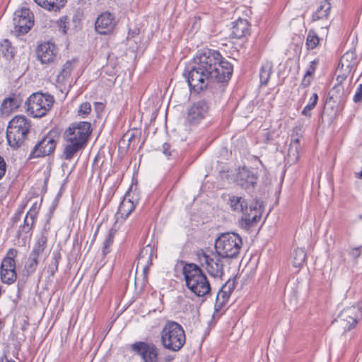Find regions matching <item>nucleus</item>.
<instances>
[{"instance_id":"nucleus-1","label":"nucleus","mask_w":362,"mask_h":362,"mask_svg":"<svg viewBox=\"0 0 362 362\" xmlns=\"http://www.w3.org/2000/svg\"><path fill=\"white\" fill-rule=\"evenodd\" d=\"M233 66L216 50L204 49L193 58V62L184 76L191 90L195 93L215 83L227 82L232 76Z\"/></svg>"},{"instance_id":"nucleus-2","label":"nucleus","mask_w":362,"mask_h":362,"mask_svg":"<svg viewBox=\"0 0 362 362\" xmlns=\"http://www.w3.org/2000/svg\"><path fill=\"white\" fill-rule=\"evenodd\" d=\"M90 134V122L81 121L71 123L64 133L66 142L63 151L64 159L71 160L78 152L83 150Z\"/></svg>"},{"instance_id":"nucleus-3","label":"nucleus","mask_w":362,"mask_h":362,"mask_svg":"<svg viewBox=\"0 0 362 362\" xmlns=\"http://www.w3.org/2000/svg\"><path fill=\"white\" fill-rule=\"evenodd\" d=\"M182 273L186 286L194 295L204 297L210 293V283L199 266L194 263H187L184 266Z\"/></svg>"},{"instance_id":"nucleus-4","label":"nucleus","mask_w":362,"mask_h":362,"mask_svg":"<svg viewBox=\"0 0 362 362\" xmlns=\"http://www.w3.org/2000/svg\"><path fill=\"white\" fill-rule=\"evenodd\" d=\"M160 344L171 351H179L186 342L183 327L177 322L168 320L160 332Z\"/></svg>"},{"instance_id":"nucleus-5","label":"nucleus","mask_w":362,"mask_h":362,"mask_svg":"<svg viewBox=\"0 0 362 362\" xmlns=\"http://www.w3.org/2000/svg\"><path fill=\"white\" fill-rule=\"evenodd\" d=\"M243 246L241 237L235 233H223L216 238L214 247L216 252L222 258H236Z\"/></svg>"},{"instance_id":"nucleus-6","label":"nucleus","mask_w":362,"mask_h":362,"mask_svg":"<svg viewBox=\"0 0 362 362\" xmlns=\"http://www.w3.org/2000/svg\"><path fill=\"white\" fill-rule=\"evenodd\" d=\"M31 127L30 120L23 115L15 116L9 122L6 129V139L13 148L20 147L24 142Z\"/></svg>"},{"instance_id":"nucleus-7","label":"nucleus","mask_w":362,"mask_h":362,"mask_svg":"<svg viewBox=\"0 0 362 362\" xmlns=\"http://www.w3.org/2000/svg\"><path fill=\"white\" fill-rule=\"evenodd\" d=\"M54 98L49 94L33 93L26 100L27 111L33 117H42L47 115L54 103Z\"/></svg>"},{"instance_id":"nucleus-8","label":"nucleus","mask_w":362,"mask_h":362,"mask_svg":"<svg viewBox=\"0 0 362 362\" xmlns=\"http://www.w3.org/2000/svg\"><path fill=\"white\" fill-rule=\"evenodd\" d=\"M18 255V250L14 248L9 249L1 265L0 276L4 284H11L16 280L15 258Z\"/></svg>"},{"instance_id":"nucleus-9","label":"nucleus","mask_w":362,"mask_h":362,"mask_svg":"<svg viewBox=\"0 0 362 362\" xmlns=\"http://www.w3.org/2000/svg\"><path fill=\"white\" fill-rule=\"evenodd\" d=\"M210 109V105L206 100H197L188 107L186 119L192 124H197L209 115Z\"/></svg>"},{"instance_id":"nucleus-10","label":"nucleus","mask_w":362,"mask_h":362,"mask_svg":"<svg viewBox=\"0 0 362 362\" xmlns=\"http://www.w3.org/2000/svg\"><path fill=\"white\" fill-rule=\"evenodd\" d=\"M131 350L144 362H159V349L153 343L136 341L131 345Z\"/></svg>"},{"instance_id":"nucleus-11","label":"nucleus","mask_w":362,"mask_h":362,"mask_svg":"<svg viewBox=\"0 0 362 362\" xmlns=\"http://www.w3.org/2000/svg\"><path fill=\"white\" fill-rule=\"evenodd\" d=\"M362 317V307L359 305H353L344 308L339 315L336 321L344 329L350 330L358 322Z\"/></svg>"},{"instance_id":"nucleus-12","label":"nucleus","mask_w":362,"mask_h":362,"mask_svg":"<svg viewBox=\"0 0 362 362\" xmlns=\"http://www.w3.org/2000/svg\"><path fill=\"white\" fill-rule=\"evenodd\" d=\"M34 16L28 8H22L14 13L13 25L18 34L24 35L29 32L34 25Z\"/></svg>"},{"instance_id":"nucleus-13","label":"nucleus","mask_w":362,"mask_h":362,"mask_svg":"<svg viewBox=\"0 0 362 362\" xmlns=\"http://www.w3.org/2000/svg\"><path fill=\"white\" fill-rule=\"evenodd\" d=\"M331 4L327 0H319L317 8L312 15V23L322 22V34L327 35L328 28L330 25L329 16L331 11Z\"/></svg>"},{"instance_id":"nucleus-14","label":"nucleus","mask_w":362,"mask_h":362,"mask_svg":"<svg viewBox=\"0 0 362 362\" xmlns=\"http://www.w3.org/2000/svg\"><path fill=\"white\" fill-rule=\"evenodd\" d=\"M221 257L216 252L211 255L202 253L199 256L202 265H206L208 273L214 278H221L223 274V264Z\"/></svg>"},{"instance_id":"nucleus-15","label":"nucleus","mask_w":362,"mask_h":362,"mask_svg":"<svg viewBox=\"0 0 362 362\" xmlns=\"http://www.w3.org/2000/svg\"><path fill=\"white\" fill-rule=\"evenodd\" d=\"M258 180V175L254 169L246 167L238 168L235 182L238 186L245 190H252L255 188Z\"/></svg>"},{"instance_id":"nucleus-16","label":"nucleus","mask_w":362,"mask_h":362,"mask_svg":"<svg viewBox=\"0 0 362 362\" xmlns=\"http://www.w3.org/2000/svg\"><path fill=\"white\" fill-rule=\"evenodd\" d=\"M57 145V141L52 135L48 134L45 136L40 141L35 144L28 159L35 158L44 157L52 153Z\"/></svg>"},{"instance_id":"nucleus-17","label":"nucleus","mask_w":362,"mask_h":362,"mask_svg":"<svg viewBox=\"0 0 362 362\" xmlns=\"http://www.w3.org/2000/svg\"><path fill=\"white\" fill-rule=\"evenodd\" d=\"M57 47L50 42L40 44L36 49L37 58L42 64L54 63L57 58Z\"/></svg>"},{"instance_id":"nucleus-18","label":"nucleus","mask_w":362,"mask_h":362,"mask_svg":"<svg viewBox=\"0 0 362 362\" xmlns=\"http://www.w3.org/2000/svg\"><path fill=\"white\" fill-rule=\"evenodd\" d=\"M117 22L115 16L105 11L99 15L95 21V31L100 35H107L113 31Z\"/></svg>"},{"instance_id":"nucleus-19","label":"nucleus","mask_w":362,"mask_h":362,"mask_svg":"<svg viewBox=\"0 0 362 362\" xmlns=\"http://www.w3.org/2000/svg\"><path fill=\"white\" fill-rule=\"evenodd\" d=\"M235 286V282L234 279H229L228 281L221 287L216 296V303L214 305V309L216 313H218L222 308L228 302L230 293L234 290Z\"/></svg>"},{"instance_id":"nucleus-20","label":"nucleus","mask_w":362,"mask_h":362,"mask_svg":"<svg viewBox=\"0 0 362 362\" xmlns=\"http://www.w3.org/2000/svg\"><path fill=\"white\" fill-rule=\"evenodd\" d=\"M23 102V99L18 94H11L6 98L0 107L1 115L8 116L10 113L17 110Z\"/></svg>"},{"instance_id":"nucleus-21","label":"nucleus","mask_w":362,"mask_h":362,"mask_svg":"<svg viewBox=\"0 0 362 362\" xmlns=\"http://www.w3.org/2000/svg\"><path fill=\"white\" fill-rule=\"evenodd\" d=\"M153 248L150 245L144 247L139 255L137 268L142 267L144 279H146L150 266L152 264Z\"/></svg>"},{"instance_id":"nucleus-22","label":"nucleus","mask_w":362,"mask_h":362,"mask_svg":"<svg viewBox=\"0 0 362 362\" xmlns=\"http://www.w3.org/2000/svg\"><path fill=\"white\" fill-rule=\"evenodd\" d=\"M250 34V24L245 19L239 18L233 23L231 28V36L240 39Z\"/></svg>"},{"instance_id":"nucleus-23","label":"nucleus","mask_w":362,"mask_h":362,"mask_svg":"<svg viewBox=\"0 0 362 362\" xmlns=\"http://www.w3.org/2000/svg\"><path fill=\"white\" fill-rule=\"evenodd\" d=\"M40 205L37 202L34 203L30 210L28 211L23 221V224L21 226V230L25 233H29L34 226L35 218L39 212Z\"/></svg>"},{"instance_id":"nucleus-24","label":"nucleus","mask_w":362,"mask_h":362,"mask_svg":"<svg viewBox=\"0 0 362 362\" xmlns=\"http://www.w3.org/2000/svg\"><path fill=\"white\" fill-rule=\"evenodd\" d=\"M47 232L42 231L40 236L37 238L29 256L39 259L40 255L45 252L47 247Z\"/></svg>"},{"instance_id":"nucleus-25","label":"nucleus","mask_w":362,"mask_h":362,"mask_svg":"<svg viewBox=\"0 0 362 362\" xmlns=\"http://www.w3.org/2000/svg\"><path fill=\"white\" fill-rule=\"evenodd\" d=\"M260 218L261 214L257 211L256 208H252L250 206L248 211L243 215L240 223L243 227L249 228L254 226Z\"/></svg>"},{"instance_id":"nucleus-26","label":"nucleus","mask_w":362,"mask_h":362,"mask_svg":"<svg viewBox=\"0 0 362 362\" xmlns=\"http://www.w3.org/2000/svg\"><path fill=\"white\" fill-rule=\"evenodd\" d=\"M328 99L339 105L343 106L346 100L343 86L341 84H336L329 90Z\"/></svg>"},{"instance_id":"nucleus-27","label":"nucleus","mask_w":362,"mask_h":362,"mask_svg":"<svg viewBox=\"0 0 362 362\" xmlns=\"http://www.w3.org/2000/svg\"><path fill=\"white\" fill-rule=\"evenodd\" d=\"M34 1L42 8L54 12L59 11L66 3V0H34Z\"/></svg>"},{"instance_id":"nucleus-28","label":"nucleus","mask_w":362,"mask_h":362,"mask_svg":"<svg viewBox=\"0 0 362 362\" xmlns=\"http://www.w3.org/2000/svg\"><path fill=\"white\" fill-rule=\"evenodd\" d=\"M228 204L233 211L242 213L243 215L248 211L247 203L245 199L241 197H230Z\"/></svg>"},{"instance_id":"nucleus-29","label":"nucleus","mask_w":362,"mask_h":362,"mask_svg":"<svg viewBox=\"0 0 362 362\" xmlns=\"http://www.w3.org/2000/svg\"><path fill=\"white\" fill-rule=\"evenodd\" d=\"M356 64V54L354 51H348L343 54L339 63V69L344 68L351 70Z\"/></svg>"},{"instance_id":"nucleus-30","label":"nucleus","mask_w":362,"mask_h":362,"mask_svg":"<svg viewBox=\"0 0 362 362\" xmlns=\"http://www.w3.org/2000/svg\"><path fill=\"white\" fill-rule=\"evenodd\" d=\"M134 209V202L130 199L125 197L119 204L118 213L123 218H127Z\"/></svg>"},{"instance_id":"nucleus-31","label":"nucleus","mask_w":362,"mask_h":362,"mask_svg":"<svg viewBox=\"0 0 362 362\" xmlns=\"http://www.w3.org/2000/svg\"><path fill=\"white\" fill-rule=\"evenodd\" d=\"M273 64L270 62H264L260 69L259 79L262 85L266 86L272 74Z\"/></svg>"},{"instance_id":"nucleus-32","label":"nucleus","mask_w":362,"mask_h":362,"mask_svg":"<svg viewBox=\"0 0 362 362\" xmlns=\"http://www.w3.org/2000/svg\"><path fill=\"white\" fill-rule=\"evenodd\" d=\"M74 69V62L72 61H67L63 66L60 73L57 76V82L62 83L68 78Z\"/></svg>"},{"instance_id":"nucleus-33","label":"nucleus","mask_w":362,"mask_h":362,"mask_svg":"<svg viewBox=\"0 0 362 362\" xmlns=\"http://www.w3.org/2000/svg\"><path fill=\"white\" fill-rule=\"evenodd\" d=\"M306 259V253L302 248H297L293 251V265L295 267H302Z\"/></svg>"},{"instance_id":"nucleus-34","label":"nucleus","mask_w":362,"mask_h":362,"mask_svg":"<svg viewBox=\"0 0 362 362\" xmlns=\"http://www.w3.org/2000/svg\"><path fill=\"white\" fill-rule=\"evenodd\" d=\"M61 259V255L58 251H54L52 252L51 262L48 265L47 272L49 273L50 276L53 277L58 270V266L59 260Z\"/></svg>"},{"instance_id":"nucleus-35","label":"nucleus","mask_w":362,"mask_h":362,"mask_svg":"<svg viewBox=\"0 0 362 362\" xmlns=\"http://www.w3.org/2000/svg\"><path fill=\"white\" fill-rule=\"evenodd\" d=\"M320 43V38L314 30L308 31L306 38V47L308 49H313Z\"/></svg>"},{"instance_id":"nucleus-36","label":"nucleus","mask_w":362,"mask_h":362,"mask_svg":"<svg viewBox=\"0 0 362 362\" xmlns=\"http://www.w3.org/2000/svg\"><path fill=\"white\" fill-rule=\"evenodd\" d=\"M1 52L4 57L7 59L10 60L13 57V47L11 46V42L5 39L1 42Z\"/></svg>"},{"instance_id":"nucleus-37","label":"nucleus","mask_w":362,"mask_h":362,"mask_svg":"<svg viewBox=\"0 0 362 362\" xmlns=\"http://www.w3.org/2000/svg\"><path fill=\"white\" fill-rule=\"evenodd\" d=\"M38 264L39 259L29 256L24 267V272L26 275L29 276L33 274L35 272Z\"/></svg>"},{"instance_id":"nucleus-38","label":"nucleus","mask_w":362,"mask_h":362,"mask_svg":"<svg viewBox=\"0 0 362 362\" xmlns=\"http://www.w3.org/2000/svg\"><path fill=\"white\" fill-rule=\"evenodd\" d=\"M318 100V95L316 93H313L312 97L310 99V102L308 104L304 107V109L302 110L301 114L303 115H305L306 117H310L311 116V110L315 108L317 103Z\"/></svg>"},{"instance_id":"nucleus-39","label":"nucleus","mask_w":362,"mask_h":362,"mask_svg":"<svg viewBox=\"0 0 362 362\" xmlns=\"http://www.w3.org/2000/svg\"><path fill=\"white\" fill-rule=\"evenodd\" d=\"M115 231L113 229H110L108 234L104 241L103 253L104 255L110 252V247L113 243Z\"/></svg>"},{"instance_id":"nucleus-40","label":"nucleus","mask_w":362,"mask_h":362,"mask_svg":"<svg viewBox=\"0 0 362 362\" xmlns=\"http://www.w3.org/2000/svg\"><path fill=\"white\" fill-rule=\"evenodd\" d=\"M300 147L289 145L288 150V158L291 163H296L299 158Z\"/></svg>"},{"instance_id":"nucleus-41","label":"nucleus","mask_w":362,"mask_h":362,"mask_svg":"<svg viewBox=\"0 0 362 362\" xmlns=\"http://www.w3.org/2000/svg\"><path fill=\"white\" fill-rule=\"evenodd\" d=\"M300 131L301 129L300 127H295L293 129L290 145L300 147V140L301 138Z\"/></svg>"},{"instance_id":"nucleus-42","label":"nucleus","mask_w":362,"mask_h":362,"mask_svg":"<svg viewBox=\"0 0 362 362\" xmlns=\"http://www.w3.org/2000/svg\"><path fill=\"white\" fill-rule=\"evenodd\" d=\"M91 110V105L89 103L86 102L83 103L78 110V114L80 116H82L84 117L85 116L88 115Z\"/></svg>"},{"instance_id":"nucleus-43","label":"nucleus","mask_w":362,"mask_h":362,"mask_svg":"<svg viewBox=\"0 0 362 362\" xmlns=\"http://www.w3.org/2000/svg\"><path fill=\"white\" fill-rule=\"evenodd\" d=\"M337 71L341 72L337 77V84L342 85V83L346 79L348 75L351 71V70H349V69H347L345 68H344V69H339V66H338Z\"/></svg>"},{"instance_id":"nucleus-44","label":"nucleus","mask_w":362,"mask_h":362,"mask_svg":"<svg viewBox=\"0 0 362 362\" xmlns=\"http://www.w3.org/2000/svg\"><path fill=\"white\" fill-rule=\"evenodd\" d=\"M353 100L355 103H361L362 101V84H359L358 86L355 95H354Z\"/></svg>"},{"instance_id":"nucleus-45","label":"nucleus","mask_w":362,"mask_h":362,"mask_svg":"<svg viewBox=\"0 0 362 362\" xmlns=\"http://www.w3.org/2000/svg\"><path fill=\"white\" fill-rule=\"evenodd\" d=\"M362 252V245L356 247H353L349 251V255L354 259L358 257Z\"/></svg>"},{"instance_id":"nucleus-46","label":"nucleus","mask_w":362,"mask_h":362,"mask_svg":"<svg viewBox=\"0 0 362 362\" xmlns=\"http://www.w3.org/2000/svg\"><path fill=\"white\" fill-rule=\"evenodd\" d=\"M317 64L318 60L315 59L312 61L310 64L308 70L305 71V74H307L308 76H313L316 70Z\"/></svg>"},{"instance_id":"nucleus-47","label":"nucleus","mask_w":362,"mask_h":362,"mask_svg":"<svg viewBox=\"0 0 362 362\" xmlns=\"http://www.w3.org/2000/svg\"><path fill=\"white\" fill-rule=\"evenodd\" d=\"M6 169V165L4 158L0 156V180L4 176Z\"/></svg>"},{"instance_id":"nucleus-48","label":"nucleus","mask_w":362,"mask_h":362,"mask_svg":"<svg viewBox=\"0 0 362 362\" xmlns=\"http://www.w3.org/2000/svg\"><path fill=\"white\" fill-rule=\"evenodd\" d=\"M311 77L312 76H308L307 74H305L300 86L303 88L308 87L310 84Z\"/></svg>"},{"instance_id":"nucleus-49","label":"nucleus","mask_w":362,"mask_h":362,"mask_svg":"<svg viewBox=\"0 0 362 362\" xmlns=\"http://www.w3.org/2000/svg\"><path fill=\"white\" fill-rule=\"evenodd\" d=\"M169 149H170V144H168V143L163 144V145L162 146V151L165 155L171 156V153L170 151H168Z\"/></svg>"},{"instance_id":"nucleus-50","label":"nucleus","mask_w":362,"mask_h":362,"mask_svg":"<svg viewBox=\"0 0 362 362\" xmlns=\"http://www.w3.org/2000/svg\"><path fill=\"white\" fill-rule=\"evenodd\" d=\"M0 362H16L14 360L11 358H8L6 356H2L0 357Z\"/></svg>"},{"instance_id":"nucleus-51","label":"nucleus","mask_w":362,"mask_h":362,"mask_svg":"<svg viewBox=\"0 0 362 362\" xmlns=\"http://www.w3.org/2000/svg\"><path fill=\"white\" fill-rule=\"evenodd\" d=\"M356 175L358 177L362 179V170L360 173H357Z\"/></svg>"},{"instance_id":"nucleus-52","label":"nucleus","mask_w":362,"mask_h":362,"mask_svg":"<svg viewBox=\"0 0 362 362\" xmlns=\"http://www.w3.org/2000/svg\"><path fill=\"white\" fill-rule=\"evenodd\" d=\"M171 359H172V358L169 357V358H165V361H171Z\"/></svg>"},{"instance_id":"nucleus-53","label":"nucleus","mask_w":362,"mask_h":362,"mask_svg":"<svg viewBox=\"0 0 362 362\" xmlns=\"http://www.w3.org/2000/svg\"><path fill=\"white\" fill-rule=\"evenodd\" d=\"M360 218H361V219H362V214H361V215H360Z\"/></svg>"}]
</instances>
